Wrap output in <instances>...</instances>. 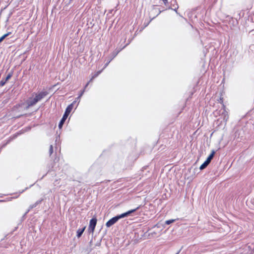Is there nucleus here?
Here are the masks:
<instances>
[{"label": "nucleus", "mask_w": 254, "mask_h": 254, "mask_svg": "<svg viewBox=\"0 0 254 254\" xmlns=\"http://www.w3.org/2000/svg\"><path fill=\"white\" fill-rule=\"evenodd\" d=\"M140 206L137 207L136 208L128 210V211L122 213L120 215H117L114 217H113L111 219H110L108 221H107L106 223V226L107 227H110L114 224H115L120 219L124 218L125 217L127 216L129 214L132 213L134 212L135 211L138 210Z\"/></svg>", "instance_id": "f257e3e1"}, {"label": "nucleus", "mask_w": 254, "mask_h": 254, "mask_svg": "<svg viewBox=\"0 0 254 254\" xmlns=\"http://www.w3.org/2000/svg\"><path fill=\"white\" fill-rule=\"evenodd\" d=\"M220 112L221 111L216 110L215 112H214L213 113L216 117L218 116H221V119H222L226 123L229 118V115L228 112L226 110L225 105H223V108H222V112L221 113H220Z\"/></svg>", "instance_id": "f03ea898"}, {"label": "nucleus", "mask_w": 254, "mask_h": 254, "mask_svg": "<svg viewBox=\"0 0 254 254\" xmlns=\"http://www.w3.org/2000/svg\"><path fill=\"white\" fill-rule=\"evenodd\" d=\"M97 220L96 218H92L89 222V229L91 230L92 232H93L96 224H97Z\"/></svg>", "instance_id": "7ed1b4c3"}, {"label": "nucleus", "mask_w": 254, "mask_h": 254, "mask_svg": "<svg viewBox=\"0 0 254 254\" xmlns=\"http://www.w3.org/2000/svg\"><path fill=\"white\" fill-rule=\"evenodd\" d=\"M47 95L46 92H40L35 94V99L36 101L38 102L41 99H42L44 97H45Z\"/></svg>", "instance_id": "20e7f679"}, {"label": "nucleus", "mask_w": 254, "mask_h": 254, "mask_svg": "<svg viewBox=\"0 0 254 254\" xmlns=\"http://www.w3.org/2000/svg\"><path fill=\"white\" fill-rule=\"evenodd\" d=\"M37 103V102L36 101L35 97H31L29 98L26 101V103L27 104V108L33 106Z\"/></svg>", "instance_id": "39448f33"}, {"label": "nucleus", "mask_w": 254, "mask_h": 254, "mask_svg": "<svg viewBox=\"0 0 254 254\" xmlns=\"http://www.w3.org/2000/svg\"><path fill=\"white\" fill-rule=\"evenodd\" d=\"M76 102V100L74 101L71 104L69 105L66 108L64 112L65 114H66L68 116L72 110L73 109L74 104Z\"/></svg>", "instance_id": "423d86ee"}, {"label": "nucleus", "mask_w": 254, "mask_h": 254, "mask_svg": "<svg viewBox=\"0 0 254 254\" xmlns=\"http://www.w3.org/2000/svg\"><path fill=\"white\" fill-rule=\"evenodd\" d=\"M68 117V116L66 115V114H64L62 120H61L59 124V128H62L63 124H64V122L65 121L66 119Z\"/></svg>", "instance_id": "0eeeda50"}, {"label": "nucleus", "mask_w": 254, "mask_h": 254, "mask_svg": "<svg viewBox=\"0 0 254 254\" xmlns=\"http://www.w3.org/2000/svg\"><path fill=\"white\" fill-rule=\"evenodd\" d=\"M85 228H86V226H84L83 228L82 229H79L77 230V232H76V236L77 237V238H80L81 235H82L83 233L84 232L85 229Z\"/></svg>", "instance_id": "6e6552de"}, {"label": "nucleus", "mask_w": 254, "mask_h": 254, "mask_svg": "<svg viewBox=\"0 0 254 254\" xmlns=\"http://www.w3.org/2000/svg\"><path fill=\"white\" fill-rule=\"evenodd\" d=\"M168 7L174 10H176V9H177L178 8V5L177 3L176 0H174L173 1V3H172L171 4V5H169V6Z\"/></svg>", "instance_id": "1a4fd4ad"}, {"label": "nucleus", "mask_w": 254, "mask_h": 254, "mask_svg": "<svg viewBox=\"0 0 254 254\" xmlns=\"http://www.w3.org/2000/svg\"><path fill=\"white\" fill-rule=\"evenodd\" d=\"M89 85V82H87V84L85 85L84 89L81 91V92L79 94V96L75 99V100H76V102L80 99V98L81 97V96L83 95V94H84L85 91V89L87 88V87Z\"/></svg>", "instance_id": "9d476101"}, {"label": "nucleus", "mask_w": 254, "mask_h": 254, "mask_svg": "<svg viewBox=\"0 0 254 254\" xmlns=\"http://www.w3.org/2000/svg\"><path fill=\"white\" fill-rule=\"evenodd\" d=\"M217 101L219 103L222 104V108H223V105H225L224 104V97L222 93L221 94L219 98L217 99Z\"/></svg>", "instance_id": "9b49d317"}, {"label": "nucleus", "mask_w": 254, "mask_h": 254, "mask_svg": "<svg viewBox=\"0 0 254 254\" xmlns=\"http://www.w3.org/2000/svg\"><path fill=\"white\" fill-rule=\"evenodd\" d=\"M101 72V71H98L96 73H95L91 78L90 80L88 82L89 83L91 82L95 78L97 77Z\"/></svg>", "instance_id": "f8f14e48"}, {"label": "nucleus", "mask_w": 254, "mask_h": 254, "mask_svg": "<svg viewBox=\"0 0 254 254\" xmlns=\"http://www.w3.org/2000/svg\"><path fill=\"white\" fill-rule=\"evenodd\" d=\"M12 72H10L8 73V74L7 75L5 78H4V79L7 81L12 77Z\"/></svg>", "instance_id": "ddd939ff"}, {"label": "nucleus", "mask_w": 254, "mask_h": 254, "mask_svg": "<svg viewBox=\"0 0 254 254\" xmlns=\"http://www.w3.org/2000/svg\"><path fill=\"white\" fill-rule=\"evenodd\" d=\"M176 221V219H170L168 220H166L165 221V224L167 225H169Z\"/></svg>", "instance_id": "4468645a"}, {"label": "nucleus", "mask_w": 254, "mask_h": 254, "mask_svg": "<svg viewBox=\"0 0 254 254\" xmlns=\"http://www.w3.org/2000/svg\"><path fill=\"white\" fill-rule=\"evenodd\" d=\"M206 167V160L200 166V169L202 170Z\"/></svg>", "instance_id": "2eb2a0df"}, {"label": "nucleus", "mask_w": 254, "mask_h": 254, "mask_svg": "<svg viewBox=\"0 0 254 254\" xmlns=\"http://www.w3.org/2000/svg\"><path fill=\"white\" fill-rule=\"evenodd\" d=\"M7 81H6L4 79H2V80L0 81V86H3L6 83Z\"/></svg>", "instance_id": "dca6fc26"}, {"label": "nucleus", "mask_w": 254, "mask_h": 254, "mask_svg": "<svg viewBox=\"0 0 254 254\" xmlns=\"http://www.w3.org/2000/svg\"><path fill=\"white\" fill-rule=\"evenodd\" d=\"M162 0L163 1V4L166 6H169V3H168V0Z\"/></svg>", "instance_id": "f3484780"}, {"label": "nucleus", "mask_w": 254, "mask_h": 254, "mask_svg": "<svg viewBox=\"0 0 254 254\" xmlns=\"http://www.w3.org/2000/svg\"><path fill=\"white\" fill-rule=\"evenodd\" d=\"M215 151L213 150L212 151V152L211 153V154L208 156L209 157V158L212 159L213 156H214V154H215Z\"/></svg>", "instance_id": "a211bd4d"}, {"label": "nucleus", "mask_w": 254, "mask_h": 254, "mask_svg": "<svg viewBox=\"0 0 254 254\" xmlns=\"http://www.w3.org/2000/svg\"><path fill=\"white\" fill-rule=\"evenodd\" d=\"M53 152V147L52 145H51L49 149V153L50 155H51Z\"/></svg>", "instance_id": "6ab92c4d"}, {"label": "nucleus", "mask_w": 254, "mask_h": 254, "mask_svg": "<svg viewBox=\"0 0 254 254\" xmlns=\"http://www.w3.org/2000/svg\"><path fill=\"white\" fill-rule=\"evenodd\" d=\"M6 38L5 35H3L1 37H0V43H1L5 38Z\"/></svg>", "instance_id": "aec40b11"}, {"label": "nucleus", "mask_w": 254, "mask_h": 254, "mask_svg": "<svg viewBox=\"0 0 254 254\" xmlns=\"http://www.w3.org/2000/svg\"><path fill=\"white\" fill-rule=\"evenodd\" d=\"M11 34V32H8L5 34H4V35H5V37L6 38L9 35H10V34Z\"/></svg>", "instance_id": "412c9836"}, {"label": "nucleus", "mask_w": 254, "mask_h": 254, "mask_svg": "<svg viewBox=\"0 0 254 254\" xmlns=\"http://www.w3.org/2000/svg\"><path fill=\"white\" fill-rule=\"evenodd\" d=\"M212 159L211 158H209V157H207V165L209 164V163H210V162L211 161Z\"/></svg>", "instance_id": "4be33fe9"}, {"label": "nucleus", "mask_w": 254, "mask_h": 254, "mask_svg": "<svg viewBox=\"0 0 254 254\" xmlns=\"http://www.w3.org/2000/svg\"><path fill=\"white\" fill-rule=\"evenodd\" d=\"M176 254H178V253H177Z\"/></svg>", "instance_id": "5701e85b"}]
</instances>
